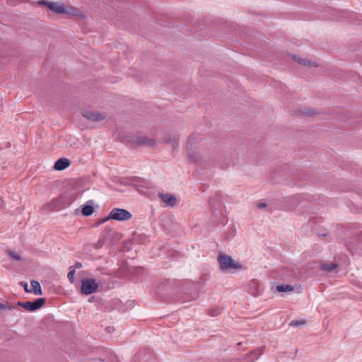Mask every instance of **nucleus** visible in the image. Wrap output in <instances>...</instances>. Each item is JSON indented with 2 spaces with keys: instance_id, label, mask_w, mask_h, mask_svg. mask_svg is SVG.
Here are the masks:
<instances>
[{
  "instance_id": "f257e3e1",
  "label": "nucleus",
  "mask_w": 362,
  "mask_h": 362,
  "mask_svg": "<svg viewBox=\"0 0 362 362\" xmlns=\"http://www.w3.org/2000/svg\"><path fill=\"white\" fill-rule=\"evenodd\" d=\"M48 8L57 14L65 13L74 16L79 15V11L76 8L62 3L51 1L48 5Z\"/></svg>"
},
{
  "instance_id": "f03ea898",
  "label": "nucleus",
  "mask_w": 362,
  "mask_h": 362,
  "mask_svg": "<svg viewBox=\"0 0 362 362\" xmlns=\"http://www.w3.org/2000/svg\"><path fill=\"white\" fill-rule=\"evenodd\" d=\"M218 262L221 270H228L229 269H240L241 267L238 263H236L228 255H219L218 256Z\"/></svg>"
},
{
  "instance_id": "7ed1b4c3",
  "label": "nucleus",
  "mask_w": 362,
  "mask_h": 362,
  "mask_svg": "<svg viewBox=\"0 0 362 362\" xmlns=\"http://www.w3.org/2000/svg\"><path fill=\"white\" fill-rule=\"evenodd\" d=\"M99 285L93 279H86L81 281V291L83 294L90 295L97 291Z\"/></svg>"
},
{
  "instance_id": "20e7f679",
  "label": "nucleus",
  "mask_w": 362,
  "mask_h": 362,
  "mask_svg": "<svg viewBox=\"0 0 362 362\" xmlns=\"http://www.w3.org/2000/svg\"><path fill=\"white\" fill-rule=\"evenodd\" d=\"M45 303L43 298L36 299L35 301L18 302L17 305L23 308L25 310L33 312L40 308Z\"/></svg>"
},
{
  "instance_id": "39448f33",
  "label": "nucleus",
  "mask_w": 362,
  "mask_h": 362,
  "mask_svg": "<svg viewBox=\"0 0 362 362\" xmlns=\"http://www.w3.org/2000/svg\"><path fill=\"white\" fill-rule=\"evenodd\" d=\"M132 217V214L127 210L123 209H113L109 214L108 218L117 221H126Z\"/></svg>"
},
{
  "instance_id": "423d86ee",
  "label": "nucleus",
  "mask_w": 362,
  "mask_h": 362,
  "mask_svg": "<svg viewBox=\"0 0 362 362\" xmlns=\"http://www.w3.org/2000/svg\"><path fill=\"white\" fill-rule=\"evenodd\" d=\"M83 117L93 122H99L105 119L106 116L103 114L93 111H85L82 114Z\"/></svg>"
},
{
  "instance_id": "0eeeda50",
  "label": "nucleus",
  "mask_w": 362,
  "mask_h": 362,
  "mask_svg": "<svg viewBox=\"0 0 362 362\" xmlns=\"http://www.w3.org/2000/svg\"><path fill=\"white\" fill-rule=\"evenodd\" d=\"M158 197L160 198L163 202L170 206H175L177 202L176 197L170 194L159 193Z\"/></svg>"
},
{
  "instance_id": "6e6552de",
  "label": "nucleus",
  "mask_w": 362,
  "mask_h": 362,
  "mask_svg": "<svg viewBox=\"0 0 362 362\" xmlns=\"http://www.w3.org/2000/svg\"><path fill=\"white\" fill-rule=\"evenodd\" d=\"M70 165V161L69 159L62 158L58 159L54 165V168L57 170H63Z\"/></svg>"
},
{
  "instance_id": "1a4fd4ad",
  "label": "nucleus",
  "mask_w": 362,
  "mask_h": 362,
  "mask_svg": "<svg viewBox=\"0 0 362 362\" xmlns=\"http://www.w3.org/2000/svg\"><path fill=\"white\" fill-rule=\"evenodd\" d=\"M136 143L141 146H153L156 141L146 136H139L136 139Z\"/></svg>"
},
{
  "instance_id": "9d476101",
  "label": "nucleus",
  "mask_w": 362,
  "mask_h": 362,
  "mask_svg": "<svg viewBox=\"0 0 362 362\" xmlns=\"http://www.w3.org/2000/svg\"><path fill=\"white\" fill-rule=\"evenodd\" d=\"M33 290V293L35 295H42V289L40 283L37 281L33 280L30 282Z\"/></svg>"
},
{
  "instance_id": "9b49d317",
  "label": "nucleus",
  "mask_w": 362,
  "mask_h": 362,
  "mask_svg": "<svg viewBox=\"0 0 362 362\" xmlns=\"http://www.w3.org/2000/svg\"><path fill=\"white\" fill-rule=\"evenodd\" d=\"M337 267V264L334 262L325 263L320 265V269L326 272H332Z\"/></svg>"
},
{
  "instance_id": "f8f14e48",
  "label": "nucleus",
  "mask_w": 362,
  "mask_h": 362,
  "mask_svg": "<svg viewBox=\"0 0 362 362\" xmlns=\"http://www.w3.org/2000/svg\"><path fill=\"white\" fill-rule=\"evenodd\" d=\"M293 59L297 61L299 64L306 66H315V63L310 62L306 59H301L300 57H297L296 56L293 57Z\"/></svg>"
},
{
  "instance_id": "ddd939ff",
  "label": "nucleus",
  "mask_w": 362,
  "mask_h": 362,
  "mask_svg": "<svg viewBox=\"0 0 362 362\" xmlns=\"http://www.w3.org/2000/svg\"><path fill=\"white\" fill-rule=\"evenodd\" d=\"M250 287H254L255 288V291L252 293L254 296H258L261 292V285L258 281H252L250 284Z\"/></svg>"
},
{
  "instance_id": "4468645a",
  "label": "nucleus",
  "mask_w": 362,
  "mask_h": 362,
  "mask_svg": "<svg viewBox=\"0 0 362 362\" xmlns=\"http://www.w3.org/2000/svg\"><path fill=\"white\" fill-rule=\"evenodd\" d=\"M293 289H294V288L293 286L287 285V284L278 285L276 286V290L279 292L291 291H293Z\"/></svg>"
},
{
  "instance_id": "2eb2a0df",
  "label": "nucleus",
  "mask_w": 362,
  "mask_h": 362,
  "mask_svg": "<svg viewBox=\"0 0 362 362\" xmlns=\"http://www.w3.org/2000/svg\"><path fill=\"white\" fill-rule=\"evenodd\" d=\"M94 211V209L91 205H86L82 209V214L84 216H90Z\"/></svg>"
},
{
  "instance_id": "dca6fc26",
  "label": "nucleus",
  "mask_w": 362,
  "mask_h": 362,
  "mask_svg": "<svg viewBox=\"0 0 362 362\" xmlns=\"http://www.w3.org/2000/svg\"><path fill=\"white\" fill-rule=\"evenodd\" d=\"M74 274H75L74 269H72V267H69V272L67 274V277L71 283H73L74 281Z\"/></svg>"
},
{
  "instance_id": "f3484780",
  "label": "nucleus",
  "mask_w": 362,
  "mask_h": 362,
  "mask_svg": "<svg viewBox=\"0 0 362 362\" xmlns=\"http://www.w3.org/2000/svg\"><path fill=\"white\" fill-rule=\"evenodd\" d=\"M220 313H221V308H212L209 310V314L213 317H216V316L218 315Z\"/></svg>"
},
{
  "instance_id": "a211bd4d",
  "label": "nucleus",
  "mask_w": 362,
  "mask_h": 362,
  "mask_svg": "<svg viewBox=\"0 0 362 362\" xmlns=\"http://www.w3.org/2000/svg\"><path fill=\"white\" fill-rule=\"evenodd\" d=\"M8 255L13 259L19 261L21 260V256L13 251H8Z\"/></svg>"
},
{
  "instance_id": "6ab92c4d",
  "label": "nucleus",
  "mask_w": 362,
  "mask_h": 362,
  "mask_svg": "<svg viewBox=\"0 0 362 362\" xmlns=\"http://www.w3.org/2000/svg\"><path fill=\"white\" fill-rule=\"evenodd\" d=\"M305 324V320H296L290 322L289 325L293 327H298Z\"/></svg>"
},
{
  "instance_id": "aec40b11",
  "label": "nucleus",
  "mask_w": 362,
  "mask_h": 362,
  "mask_svg": "<svg viewBox=\"0 0 362 362\" xmlns=\"http://www.w3.org/2000/svg\"><path fill=\"white\" fill-rule=\"evenodd\" d=\"M13 307L8 304L0 303V310H11Z\"/></svg>"
},
{
  "instance_id": "412c9836",
  "label": "nucleus",
  "mask_w": 362,
  "mask_h": 362,
  "mask_svg": "<svg viewBox=\"0 0 362 362\" xmlns=\"http://www.w3.org/2000/svg\"><path fill=\"white\" fill-rule=\"evenodd\" d=\"M165 143H172V145H173V149H175L176 148V146H177V143L175 141L173 140L170 137H169L168 139H165Z\"/></svg>"
},
{
  "instance_id": "4be33fe9",
  "label": "nucleus",
  "mask_w": 362,
  "mask_h": 362,
  "mask_svg": "<svg viewBox=\"0 0 362 362\" xmlns=\"http://www.w3.org/2000/svg\"><path fill=\"white\" fill-rule=\"evenodd\" d=\"M71 267H72V269H74V271L76 272V269H80L82 267V264L81 262H77Z\"/></svg>"
},
{
  "instance_id": "5701e85b",
  "label": "nucleus",
  "mask_w": 362,
  "mask_h": 362,
  "mask_svg": "<svg viewBox=\"0 0 362 362\" xmlns=\"http://www.w3.org/2000/svg\"><path fill=\"white\" fill-rule=\"evenodd\" d=\"M292 274H288V273H285L284 271L282 272V274H281L280 276V278L281 279H287V277L288 276H291Z\"/></svg>"
},
{
  "instance_id": "b1692460",
  "label": "nucleus",
  "mask_w": 362,
  "mask_h": 362,
  "mask_svg": "<svg viewBox=\"0 0 362 362\" xmlns=\"http://www.w3.org/2000/svg\"><path fill=\"white\" fill-rule=\"evenodd\" d=\"M20 284H21V285H22V286H23V288H24V291H25L26 293H30V292H31V290H30V289L28 288V284H27L26 283L21 282Z\"/></svg>"
},
{
  "instance_id": "393cba45",
  "label": "nucleus",
  "mask_w": 362,
  "mask_h": 362,
  "mask_svg": "<svg viewBox=\"0 0 362 362\" xmlns=\"http://www.w3.org/2000/svg\"><path fill=\"white\" fill-rule=\"evenodd\" d=\"M50 3H51V1H46V0H40V1H38V4H39L40 5H45V6H46L47 8H48V5H49V4H50Z\"/></svg>"
},
{
  "instance_id": "a878e982",
  "label": "nucleus",
  "mask_w": 362,
  "mask_h": 362,
  "mask_svg": "<svg viewBox=\"0 0 362 362\" xmlns=\"http://www.w3.org/2000/svg\"><path fill=\"white\" fill-rule=\"evenodd\" d=\"M257 206L259 209H264V208L267 207V204L265 203H263V202H259V203L257 204Z\"/></svg>"
},
{
  "instance_id": "bb28decb",
  "label": "nucleus",
  "mask_w": 362,
  "mask_h": 362,
  "mask_svg": "<svg viewBox=\"0 0 362 362\" xmlns=\"http://www.w3.org/2000/svg\"><path fill=\"white\" fill-rule=\"evenodd\" d=\"M107 329H109V330H108V332H110L111 329H110V327H107Z\"/></svg>"
},
{
  "instance_id": "cd10ccee",
  "label": "nucleus",
  "mask_w": 362,
  "mask_h": 362,
  "mask_svg": "<svg viewBox=\"0 0 362 362\" xmlns=\"http://www.w3.org/2000/svg\"><path fill=\"white\" fill-rule=\"evenodd\" d=\"M107 329H109V330H108V332H110L111 329H110V327H107Z\"/></svg>"
},
{
  "instance_id": "c85d7f7f",
  "label": "nucleus",
  "mask_w": 362,
  "mask_h": 362,
  "mask_svg": "<svg viewBox=\"0 0 362 362\" xmlns=\"http://www.w3.org/2000/svg\"><path fill=\"white\" fill-rule=\"evenodd\" d=\"M107 329H109V330H108V332H110L111 329H110V327H107Z\"/></svg>"
}]
</instances>
